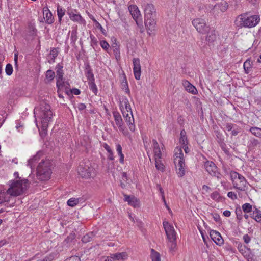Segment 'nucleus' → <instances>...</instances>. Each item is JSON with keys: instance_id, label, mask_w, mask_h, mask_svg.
Returning a JSON list of instances; mask_svg holds the SVG:
<instances>
[{"instance_id": "nucleus-32", "label": "nucleus", "mask_w": 261, "mask_h": 261, "mask_svg": "<svg viewBox=\"0 0 261 261\" xmlns=\"http://www.w3.org/2000/svg\"><path fill=\"white\" fill-rule=\"evenodd\" d=\"M58 55V50L57 48H53L50 51V60L48 61V62L50 63H53L55 61V58L57 57Z\"/></svg>"}, {"instance_id": "nucleus-31", "label": "nucleus", "mask_w": 261, "mask_h": 261, "mask_svg": "<svg viewBox=\"0 0 261 261\" xmlns=\"http://www.w3.org/2000/svg\"><path fill=\"white\" fill-rule=\"evenodd\" d=\"M122 148L120 144H116V151L120 156V162L121 163H123L124 161V155L122 153Z\"/></svg>"}, {"instance_id": "nucleus-17", "label": "nucleus", "mask_w": 261, "mask_h": 261, "mask_svg": "<svg viewBox=\"0 0 261 261\" xmlns=\"http://www.w3.org/2000/svg\"><path fill=\"white\" fill-rule=\"evenodd\" d=\"M113 115L117 126L119 130L124 134L125 128L123 126V122L120 114L117 112H114Z\"/></svg>"}, {"instance_id": "nucleus-4", "label": "nucleus", "mask_w": 261, "mask_h": 261, "mask_svg": "<svg viewBox=\"0 0 261 261\" xmlns=\"http://www.w3.org/2000/svg\"><path fill=\"white\" fill-rule=\"evenodd\" d=\"M185 159L181 147H176L174 149V163L176 172L179 177H183L186 173Z\"/></svg>"}, {"instance_id": "nucleus-30", "label": "nucleus", "mask_w": 261, "mask_h": 261, "mask_svg": "<svg viewBox=\"0 0 261 261\" xmlns=\"http://www.w3.org/2000/svg\"><path fill=\"white\" fill-rule=\"evenodd\" d=\"M154 160L155 168L156 169L161 172H164L165 170V166L162 162L161 159H154Z\"/></svg>"}, {"instance_id": "nucleus-24", "label": "nucleus", "mask_w": 261, "mask_h": 261, "mask_svg": "<svg viewBox=\"0 0 261 261\" xmlns=\"http://www.w3.org/2000/svg\"><path fill=\"white\" fill-rule=\"evenodd\" d=\"M204 168L206 171L211 175L217 170V167L212 161H206L204 164Z\"/></svg>"}, {"instance_id": "nucleus-27", "label": "nucleus", "mask_w": 261, "mask_h": 261, "mask_svg": "<svg viewBox=\"0 0 261 261\" xmlns=\"http://www.w3.org/2000/svg\"><path fill=\"white\" fill-rule=\"evenodd\" d=\"M179 142L181 145H188V141L186 136V133L184 129L181 130L180 132Z\"/></svg>"}, {"instance_id": "nucleus-9", "label": "nucleus", "mask_w": 261, "mask_h": 261, "mask_svg": "<svg viewBox=\"0 0 261 261\" xmlns=\"http://www.w3.org/2000/svg\"><path fill=\"white\" fill-rule=\"evenodd\" d=\"M192 24L198 32L203 34L206 33L210 29L205 20L201 18L194 19L192 21Z\"/></svg>"}, {"instance_id": "nucleus-64", "label": "nucleus", "mask_w": 261, "mask_h": 261, "mask_svg": "<svg viewBox=\"0 0 261 261\" xmlns=\"http://www.w3.org/2000/svg\"><path fill=\"white\" fill-rule=\"evenodd\" d=\"M109 155L108 156V159L110 160H113L114 159V156L113 155V151H111V153H109Z\"/></svg>"}, {"instance_id": "nucleus-23", "label": "nucleus", "mask_w": 261, "mask_h": 261, "mask_svg": "<svg viewBox=\"0 0 261 261\" xmlns=\"http://www.w3.org/2000/svg\"><path fill=\"white\" fill-rule=\"evenodd\" d=\"M156 17H150V18H145V24L147 29L150 31L155 29L156 25Z\"/></svg>"}, {"instance_id": "nucleus-46", "label": "nucleus", "mask_w": 261, "mask_h": 261, "mask_svg": "<svg viewBox=\"0 0 261 261\" xmlns=\"http://www.w3.org/2000/svg\"><path fill=\"white\" fill-rule=\"evenodd\" d=\"M5 72L8 75H11L12 74L13 67L11 64H7L6 66Z\"/></svg>"}, {"instance_id": "nucleus-3", "label": "nucleus", "mask_w": 261, "mask_h": 261, "mask_svg": "<svg viewBox=\"0 0 261 261\" xmlns=\"http://www.w3.org/2000/svg\"><path fill=\"white\" fill-rule=\"evenodd\" d=\"M29 185V180L25 178H19V179L10 180L9 182V193L12 196H17L24 193Z\"/></svg>"}, {"instance_id": "nucleus-61", "label": "nucleus", "mask_w": 261, "mask_h": 261, "mask_svg": "<svg viewBox=\"0 0 261 261\" xmlns=\"http://www.w3.org/2000/svg\"><path fill=\"white\" fill-rule=\"evenodd\" d=\"M78 108L80 110H83L86 108V106L85 105V104L81 103L79 104Z\"/></svg>"}, {"instance_id": "nucleus-41", "label": "nucleus", "mask_w": 261, "mask_h": 261, "mask_svg": "<svg viewBox=\"0 0 261 261\" xmlns=\"http://www.w3.org/2000/svg\"><path fill=\"white\" fill-rule=\"evenodd\" d=\"M55 76V74L53 71H52L51 70H48L46 71V79H47V80L48 81H52L54 79Z\"/></svg>"}, {"instance_id": "nucleus-34", "label": "nucleus", "mask_w": 261, "mask_h": 261, "mask_svg": "<svg viewBox=\"0 0 261 261\" xmlns=\"http://www.w3.org/2000/svg\"><path fill=\"white\" fill-rule=\"evenodd\" d=\"M250 132L257 137L261 138V128L257 127H251Z\"/></svg>"}, {"instance_id": "nucleus-56", "label": "nucleus", "mask_w": 261, "mask_h": 261, "mask_svg": "<svg viewBox=\"0 0 261 261\" xmlns=\"http://www.w3.org/2000/svg\"><path fill=\"white\" fill-rule=\"evenodd\" d=\"M162 199L163 200V201L164 202V204L166 206V207L168 209V210L169 211V212L170 213L171 212V210L169 206V205L167 204V202H166V201L165 200V195H162Z\"/></svg>"}, {"instance_id": "nucleus-53", "label": "nucleus", "mask_w": 261, "mask_h": 261, "mask_svg": "<svg viewBox=\"0 0 261 261\" xmlns=\"http://www.w3.org/2000/svg\"><path fill=\"white\" fill-rule=\"evenodd\" d=\"M243 239L246 244H248L251 241V237L246 234L243 236Z\"/></svg>"}, {"instance_id": "nucleus-10", "label": "nucleus", "mask_w": 261, "mask_h": 261, "mask_svg": "<svg viewBox=\"0 0 261 261\" xmlns=\"http://www.w3.org/2000/svg\"><path fill=\"white\" fill-rule=\"evenodd\" d=\"M168 240H173L176 239V233L173 226L168 221H164L163 222Z\"/></svg>"}, {"instance_id": "nucleus-22", "label": "nucleus", "mask_w": 261, "mask_h": 261, "mask_svg": "<svg viewBox=\"0 0 261 261\" xmlns=\"http://www.w3.org/2000/svg\"><path fill=\"white\" fill-rule=\"evenodd\" d=\"M182 84L184 87L185 90L189 93H191L192 94H196L198 93L197 90L192 84H191L187 80H183Z\"/></svg>"}, {"instance_id": "nucleus-26", "label": "nucleus", "mask_w": 261, "mask_h": 261, "mask_svg": "<svg viewBox=\"0 0 261 261\" xmlns=\"http://www.w3.org/2000/svg\"><path fill=\"white\" fill-rule=\"evenodd\" d=\"M207 33L206 36V41L208 42H213L216 40L217 38V32L214 30H208L207 32Z\"/></svg>"}, {"instance_id": "nucleus-20", "label": "nucleus", "mask_w": 261, "mask_h": 261, "mask_svg": "<svg viewBox=\"0 0 261 261\" xmlns=\"http://www.w3.org/2000/svg\"><path fill=\"white\" fill-rule=\"evenodd\" d=\"M43 13L45 22L48 24H52L54 21V18L49 9L47 7L43 8Z\"/></svg>"}, {"instance_id": "nucleus-8", "label": "nucleus", "mask_w": 261, "mask_h": 261, "mask_svg": "<svg viewBox=\"0 0 261 261\" xmlns=\"http://www.w3.org/2000/svg\"><path fill=\"white\" fill-rule=\"evenodd\" d=\"M240 20V25L241 27L252 28L258 23L260 18L258 15L248 16L246 15H241Z\"/></svg>"}, {"instance_id": "nucleus-51", "label": "nucleus", "mask_w": 261, "mask_h": 261, "mask_svg": "<svg viewBox=\"0 0 261 261\" xmlns=\"http://www.w3.org/2000/svg\"><path fill=\"white\" fill-rule=\"evenodd\" d=\"M236 127H237V125L236 124H233L232 123H227L226 125V128L227 131L232 130Z\"/></svg>"}, {"instance_id": "nucleus-6", "label": "nucleus", "mask_w": 261, "mask_h": 261, "mask_svg": "<svg viewBox=\"0 0 261 261\" xmlns=\"http://www.w3.org/2000/svg\"><path fill=\"white\" fill-rule=\"evenodd\" d=\"M230 177L233 188L237 190L239 196L242 197L240 191H245L248 189L249 185L246 178L237 172L231 171Z\"/></svg>"}, {"instance_id": "nucleus-29", "label": "nucleus", "mask_w": 261, "mask_h": 261, "mask_svg": "<svg viewBox=\"0 0 261 261\" xmlns=\"http://www.w3.org/2000/svg\"><path fill=\"white\" fill-rule=\"evenodd\" d=\"M169 243L168 246L169 250L172 253H174L177 249L176 239L173 240H168Z\"/></svg>"}, {"instance_id": "nucleus-55", "label": "nucleus", "mask_w": 261, "mask_h": 261, "mask_svg": "<svg viewBox=\"0 0 261 261\" xmlns=\"http://www.w3.org/2000/svg\"><path fill=\"white\" fill-rule=\"evenodd\" d=\"M66 261H81L80 258L77 256H73L67 259Z\"/></svg>"}, {"instance_id": "nucleus-49", "label": "nucleus", "mask_w": 261, "mask_h": 261, "mask_svg": "<svg viewBox=\"0 0 261 261\" xmlns=\"http://www.w3.org/2000/svg\"><path fill=\"white\" fill-rule=\"evenodd\" d=\"M100 45L101 47L105 50H107L110 47L109 43L105 40L100 41Z\"/></svg>"}, {"instance_id": "nucleus-25", "label": "nucleus", "mask_w": 261, "mask_h": 261, "mask_svg": "<svg viewBox=\"0 0 261 261\" xmlns=\"http://www.w3.org/2000/svg\"><path fill=\"white\" fill-rule=\"evenodd\" d=\"M124 200L128 202V204L134 207H137L139 206V200L134 197H130L127 195H124Z\"/></svg>"}, {"instance_id": "nucleus-15", "label": "nucleus", "mask_w": 261, "mask_h": 261, "mask_svg": "<svg viewBox=\"0 0 261 261\" xmlns=\"http://www.w3.org/2000/svg\"><path fill=\"white\" fill-rule=\"evenodd\" d=\"M11 197L7 189L0 187V204L9 201Z\"/></svg>"}, {"instance_id": "nucleus-33", "label": "nucleus", "mask_w": 261, "mask_h": 261, "mask_svg": "<svg viewBox=\"0 0 261 261\" xmlns=\"http://www.w3.org/2000/svg\"><path fill=\"white\" fill-rule=\"evenodd\" d=\"M57 87L58 89L60 90L63 89L64 88L65 89H67L68 88V84L67 83H65L62 81V80H57Z\"/></svg>"}, {"instance_id": "nucleus-38", "label": "nucleus", "mask_w": 261, "mask_h": 261, "mask_svg": "<svg viewBox=\"0 0 261 261\" xmlns=\"http://www.w3.org/2000/svg\"><path fill=\"white\" fill-rule=\"evenodd\" d=\"M242 210L245 213H249L251 212L252 210V205L248 203H246L244 204L242 206Z\"/></svg>"}, {"instance_id": "nucleus-40", "label": "nucleus", "mask_w": 261, "mask_h": 261, "mask_svg": "<svg viewBox=\"0 0 261 261\" xmlns=\"http://www.w3.org/2000/svg\"><path fill=\"white\" fill-rule=\"evenodd\" d=\"M211 197L214 200L220 201L222 199V197L220 196L219 193L217 191H215L212 193Z\"/></svg>"}, {"instance_id": "nucleus-12", "label": "nucleus", "mask_w": 261, "mask_h": 261, "mask_svg": "<svg viewBox=\"0 0 261 261\" xmlns=\"http://www.w3.org/2000/svg\"><path fill=\"white\" fill-rule=\"evenodd\" d=\"M67 14L69 15V17L71 20L74 22H76L81 24L85 23V20L80 14V13L77 12V10H72L70 11H68L67 12Z\"/></svg>"}, {"instance_id": "nucleus-2", "label": "nucleus", "mask_w": 261, "mask_h": 261, "mask_svg": "<svg viewBox=\"0 0 261 261\" xmlns=\"http://www.w3.org/2000/svg\"><path fill=\"white\" fill-rule=\"evenodd\" d=\"M120 108L129 130L134 132L135 125L133 112L128 99L126 97L120 98Z\"/></svg>"}, {"instance_id": "nucleus-57", "label": "nucleus", "mask_w": 261, "mask_h": 261, "mask_svg": "<svg viewBox=\"0 0 261 261\" xmlns=\"http://www.w3.org/2000/svg\"><path fill=\"white\" fill-rule=\"evenodd\" d=\"M102 146L103 147L108 151V153H111V151L112 150L111 147L107 143H104Z\"/></svg>"}, {"instance_id": "nucleus-60", "label": "nucleus", "mask_w": 261, "mask_h": 261, "mask_svg": "<svg viewBox=\"0 0 261 261\" xmlns=\"http://www.w3.org/2000/svg\"><path fill=\"white\" fill-rule=\"evenodd\" d=\"M181 146L186 153H188L189 152L190 150L187 145H183Z\"/></svg>"}, {"instance_id": "nucleus-42", "label": "nucleus", "mask_w": 261, "mask_h": 261, "mask_svg": "<svg viewBox=\"0 0 261 261\" xmlns=\"http://www.w3.org/2000/svg\"><path fill=\"white\" fill-rule=\"evenodd\" d=\"M59 67L58 70L57 71V80H63V72L62 70L63 67L60 66L59 65H58Z\"/></svg>"}, {"instance_id": "nucleus-18", "label": "nucleus", "mask_w": 261, "mask_h": 261, "mask_svg": "<svg viewBox=\"0 0 261 261\" xmlns=\"http://www.w3.org/2000/svg\"><path fill=\"white\" fill-rule=\"evenodd\" d=\"M210 236L217 245L220 246L223 244L224 240L218 231L212 230L210 231Z\"/></svg>"}, {"instance_id": "nucleus-28", "label": "nucleus", "mask_w": 261, "mask_h": 261, "mask_svg": "<svg viewBox=\"0 0 261 261\" xmlns=\"http://www.w3.org/2000/svg\"><path fill=\"white\" fill-rule=\"evenodd\" d=\"M251 218L254 219L256 221L261 222V213L260 211L257 208H255L251 214Z\"/></svg>"}, {"instance_id": "nucleus-1", "label": "nucleus", "mask_w": 261, "mask_h": 261, "mask_svg": "<svg viewBox=\"0 0 261 261\" xmlns=\"http://www.w3.org/2000/svg\"><path fill=\"white\" fill-rule=\"evenodd\" d=\"M34 113L35 116L40 119L43 130H46L53 116L50 106L44 101H42L39 107H35Z\"/></svg>"}, {"instance_id": "nucleus-43", "label": "nucleus", "mask_w": 261, "mask_h": 261, "mask_svg": "<svg viewBox=\"0 0 261 261\" xmlns=\"http://www.w3.org/2000/svg\"><path fill=\"white\" fill-rule=\"evenodd\" d=\"M65 9L60 6L59 5L57 6V15L58 16H62L63 17L65 14Z\"/></svg>"}, {"instance_id": "nucleus-48", "label": "nucleus", "mask_w": 261, "mask_h": 261, "mask_svg": "<svg viewBox=\"0 0 261 261\" xmlns=\"http://www.w3.org/2000/svg\"><path fill=\"white\" fill-rule=\"evenodd\" d=\"M227 196L233 200H236L238 198L237 194L232 191L229 192L227 193Z\"/></svg>"}, {"instance_id": "nucleus-54", "label": "nucleus", "mask_w": 261, "mask_h": 261, "mask_svg": "<svg viewBox=\"0 0 261 261\" xmlns=\"http://www.w3.org/2000/svg\"><path fill=\"white\" fill-rule=\"evenodd\" d=\"M55 257V254H50L48 256H46L43 261H51Z\"/></svg>"}, {"instance_id": "nucleus-16", "label": "nucleus", "mask_w": 261, "mask_h": 261, "mask_svg": "<svg viewBox=\"0 0 261 261\" xmlns=\"http://www.w3.org/2000/svg\"><path fill=\"white\" fill-rule=\"evenodd\" d=\"M128 257V254L126 252H123L121 253H116L113 254L110 257H107L108 261H121L126 259Z\"/></svg>"}, {"instance_id": "nucleus-19", "label": "nucleus", "mask_w": 261, "mask_h": 261, "mask_svg": "<svg viewBox=\"0 0 261 261\" xmlns=\"http://www.w3.org/2000/svg\"><path fill=\"white\" fill-rule=\"evenodd\" d=\"M42 154L43 153L42 152H38L36 155H34L28 160V166H29L31 169L35 168L36 164L39 162Z\"/></svg>"}, {"instance_id": "nucleus-45", "label": "nucleus", "mask_w": 261, "mask_h": 261, "mask_svg": "<svg viewBox=\"0 0 261 261\" xmlns=\"http://www.w3.org/2000/svg\"><path fill=\"white\" fill-rule=\"evenodd\" d=\"M89 85L91 90L95 94L97 92V89L94 81L89 82Z\"/></svg>"}, {"instance_id": "nucleus-59", "label": "nucleus", "mask_w": 261, "mask_h": 261, "mask_svg": "<svg viewBox=\"0 0 261 261\" xmlns=\"http://www.w3.org/2000/svg\"><path fill=\"white\" fill-rule=\"evenodd\" d=\"M71 93L75 95H79L80 94V91L79 89L76 88H73L71 91Z\"/></svg>"}, {"instance_id": "nucleus-37", "label": "nucleus", "mask_w": 261, "mask_h": 261, "mask_svg": "<svg viewBox=\"0 0 261 261\" xmlns=\"http://www.w3.org/2000/svg\"><path fill=\"white\" fill-rule=\"evenodd\" d=\"M228 4L226 2H224L216 5L214 7L215 9H220L222 12L226 11L228 8Z\"/></svg>"}, {"instance_id": "nucleus-21", "label": "nucleus", "mask_w": 261, "mask_h": 261, "mask_svg": "<svg viewBox=\"0 0 261 261\" xmlns=\"http://www.w3.org/2000/svg\"><path fill=\"white\" fill-rule=\"evenodd\" d=\"M152 147L154 159H162V155L161 148L156 140L155 139L152 140Z\"/></svg>"}, {"instance_id": "nucleus-62", "label": "nucleus", "mask_w": 261, "mask_h": 261, "mask_svg": "<svg viewBox=\"0 0 261 261\" xmlns=\"http://www.w3.org/2000/svg\"><path fill=\"white\" fill-rule=\"evenodd\" d=\"M223 215L225 217H228L230 216L231 212H230V211H229L228 210H225L223 212Z\"/></svg>"}, {"instance_id": "nucleus-63", "label": "nucleus", "mask_w": 261, "mask_h": 261, "mask_svg": "<svg viewBox=\"0 0 261 261\" xmlns=\"http://www.w3.org/2000/svg\"><path fill=\"white\" fill-rule=\"evenodd\" d=\"M213 218L216 222H219L220 220V217L218 215H214Z\"/></svg>"}, {"instance_id": "nucleus-47", "label": "nucleus", "mask_w": 261, "mask_h": 261, "mask_svg": "<svg viewBox=\"0 0 261 261\" xmlns=\"http://www.w3.org/2000/svg\"><path fill=\"white\" fill-rule=\"evenodd\" d=\"M86 75L89 82L94 81V75L91 70H88L86 71Z\"/></svg>"}, {"instance_id": "nucleus-52", "label": "nucleus", "mask_w": 261, "mask_h": 261, "mask_svg": "<svg viewBox=\"0 0 261 261\" xmlns=\"http://www.w3.org/2000/svg\"><path fill=\"white\" fill-rule=\"evenodd\" d=\"M241 128L237 126L234 128H233L231 131V134L232 136H237L239 132H241Z\"/></svg>"}, {"instance_id": "nucleus-5", "label": "nucleus", "mask_w": 261, "mask_h": 261, "mask_svg": "<svg viewBox=\"0 0 261 261\" xmlns=\"http://www.w3.org/2000/svg\"><path fill=\"white\" fill-rule=\"evenodd\" d=\"M51 163L48 159H42L36 168L37 176L41 180H47L50 177Z\"/></svg>"}, {"instance_id": "nucleus-36", "label": "nucleus", "mask_w": 261, "mask_h": 261, "mask_svg": "<svg viewBox=\"0 0 261 261\" xmlns=\"http://www.w3.org/2000/svg\"><path fill=\"white\" fill-rule=\"evenodd\" d=\"M113 52L115 55L116 59L118 60L120 58V52L119 50V45L117 43H114L113 45Z\"/></svg>"}, {"instance_id": "nucleus-14", "label": "nucleus", "mask_w": 261, "mask_h": 261, "mask_svg": "<svg viewBox=\"0 0 261 261\" xmlns=\"http://www.w3.org/2000/svg\"><path fill=\"white\" fill-rule=\"evenodd\" d=\"M145 18L156 17V10L153 4L147 3L144 6Z\"/></svg>"}, {"instance_id": "nucleus-50", "label": "nucleus", "mask_w": 261, "mask_h": 261, "mask_svg": "<svg viewBox=\"0 0 261 261\" xmlns=\"http://www.w3.org/2000/svg\"><path fill=\"white\" fill-rule=\"evenodd\" d=\"M251 67L250 61L247 60L244 63V68L246 72L248 71Z\"/></svg>"}, {"instance_id": "nucleus-39", "label": "nucleus", "mask_w": 261, "mask_h": 261, "mask_svg": "<svg viewBox=\"0 0 261 261\" xmlns=\"http://www.w3.org/2000/svg\"><path fill=\"white\" fill-rule=\"evenodd\" d=\"M94 234L93 232H89L83 237L82 238V241L84 243L90 242Z\"/></svg>"}, {"instance_id": "nucleus-7", "label": "nucleus", "mask_w": 261, "mask_h": 261, "mask_svg": "<svg viewBox=\"0 0 261 261\" xmlns=\"http://www.w3.org/2000/svg\"><path fill=\"white\" fill-rule=\"evenodd\" d=\"M77 171L82 178L86 179L94 178L97 173L95 165L89 161L81 163L77 168Z\"/></svg>"}, {"instance_id": "nucleus-13", "label": "nucleus", "mask_w": 261, "mask_h": 261, "mask_svg": "<svg viewBox=\"0 0 261 261\" xmlns=\"http://www.w3.org/2000/svg\"><path fill=\"white\" fill-rule=\"evenodd\" d=\"M133 73L135 78L139 80L140 79L141 70L140 59L138 58H135L133 59Z\"/></svg>"}, {"instance_id": "nucleus-35", "label": "nucleus", "mask_w": 261, "mask_h": 261, "mask_svg": "<svg viewBox=\"0 0 261 261\" xmlns=\"http://www.w3.org/2000/svg\"><path fill=\"white\" fill-rule=\"evenodd\" d=\"M150 257L152 261H161L160 254L153 249L151 250Z\"/></svg>"}, {"instance_id": "nucleus-11", "label": "nucleus", "mask_w": 261, "mask_h": 261, "mask_svg": "<svg viewBox=\"0 0 261 261\" xmlns=\"http://www.w3.org/2000/svg\"><path fill=\"white\" fill-rule=\"evenodd\" d=\"M128 10L133 19L137 25L142 22V17L140 12L136 5H132L128 7Z\"/></svg>"}, {"instance_id": "nucleus-44", "label": "nucleus", "mask_w": 261, "mask_h": 261, "mask_svg": "<svg viewBox=\"0 0 261 261\" xmlns=\"http://www.w3.org/2000/svg\"><path fill=\"white\" fill-rule=\"evenodd\" d=\"M78 203L79 200L74 198H70L67 201V204L72 207L75 206Z\"/></svg>"}, {"instance_id": "nucleus-58", "label": "nucleus", "mask_w": 261, "mask_h": 261, "mask_svg": "<svg viewBox=\"0 0 261 261\" xmlns=\"http://www.w3.org/2000/svg\"><path fill=\"white\" fill-rule=\"evenodd\" d=\"M212 175L216 177L218 179H220L222 176V175L218 172L217 170H216Z\"/></svg>"}]
</instances>
